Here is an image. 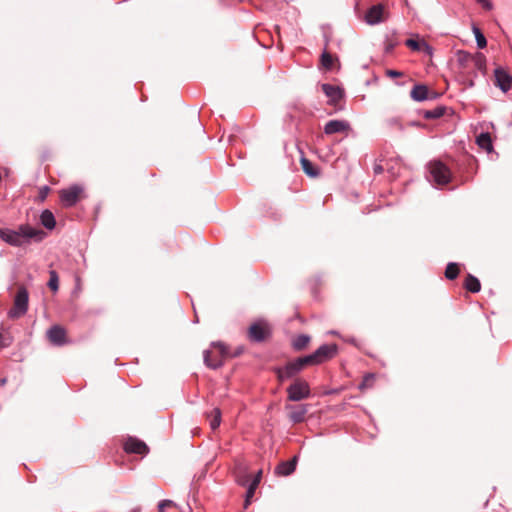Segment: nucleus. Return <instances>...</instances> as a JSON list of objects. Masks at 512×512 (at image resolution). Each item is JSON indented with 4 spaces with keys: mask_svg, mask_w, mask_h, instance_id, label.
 <instances>
[{
    "mask_svg": "<svg viewBox=\"0 0 512 512\" xmlns=\"http://www.w3.org/2000/svg\"><path fill=\"white\" fill-rule=\"evenodd\" d=\"M46 233L32 227L29 224H21L16 230L10 228H0V239L13 247H22L30 244L31 241L41 242Z\"/></svg>",
    "mask_w": 512,
    "mask_h": 512,
    "instance_id": "f257e3e1",
    "label": "nucleus"
},
{
    "mask_svg": "<svg viewBox=\"0 0 512 512\" xmlns=\"http://www.w3.org/2000/svg\"><path fill=\"white\" fill-rule=\"evenodd\" d=\"M429 175L427 179L438 185H445L450 182L451 173L448 167L441 161H432L428 165Z\"/></svg>",
    "mask_w": 512,
    "mask_h": 512,
    "instance_id": "f03ea898",
    "label": "nucleus"
},
{
    "mask_svg": "<svg viewBox=\"0 0 512 512\" xmlns=\"http://www.w3.org/2000/svg\"><path fill=\"white\" fill-rule=\"evenodd\" d=\"M287 399L292 402H299L308 399L311 395V390L308 382L302 379H296L286 389Z\"/></svg>",
    "mask_w": 512,
    "mask_h": 512,
    "instance_id": "7ed1b4c3",
    "label": "nucleus"
},
{
    "mask_svg": "<svg viewBox=\"0 0 512 512\" xmlns=\"http://www.w3.org/2000/svg\"><path fill=\"white\" fill-rule=\"evenodd\" d=\"M29 293L25 287H20L14 298V306L8 311V317L17 319L25 315L28 310Z\"/></svg>",
    "mask_w": 512,
    "mask_h": 512,
    "instance_id": "20e7f679",
    "label": "nucleus"
},
{
    "mask_svg": "<svg viewBox=\"0 0 512 512\" xmlns=\"http://www.w3.org/2000/svg\"><path fill=\"white\" fill-rule=\"evenodd\" d=\"M302 369L298 366L296 359L286 363L284 366H278L273 368V372L276 374L277 379L280 382H284L296 376Z\"/></svg>",
    "mask_w": 512,
    "mask_h": 512,
    "instance_id": "39448f33",
    "label": "nucleus"
},
{
    "mask_svg": "<svg viewBox=\"0 0 512 512\" xmlns=\"http://www.w3.org/2000/svg\"><path fill=\"white\" fill-rule=\"evenodd\" d=\"M83 192V188L79 185H72L67 189H63L60 192V198L62 203L67 207L74 206Z\"/></svg>",
    "mask_w": 512,
    "mask_h": 512,
    "instance_id": "423d86ee",
    "label": "nucleus"
},
{
    "mask_svg": "<svg viewBox=\"0 0 512 512\" xmlns=\"http://www.w3.org/2000/svg\"><path fill=\"white\" fill-rule=\"evenodd\" d=\"M338 351L336 344H323L312 354L317 361V364H321L331 358H333Z\"/></svg>",
    "mask_w": 512,
    "mask_h": 512,
    "instance_id": "0eeeda50",
    "label": "nucleus"
},
{
    "mask_svg": "<svg viewBox=\"0 0 512 512\" xmlns=\"http://www.w3.org/2000/svg\"><path fill=\"white\" fill-rule=\"evenodd\" d=\"M124 450L127 453H134L139 455H146L149 448L145 442L135 437H129L124 443Z\"/></svg>",
    "mask_w": 512,
    "mask_h": 512,
    "instance_id": "6e6552de",
    "label": "nucleus"
},
{
    "mask_svg": "<svg viewBox=\"0 0 512 512\" xmlns=\"http://www.w3.org/2000/svg\"><path fill=\"white\" fill-rule=\"evenodd\" d=\"M308 404H300V405H286V409L289 410V420L298 424L305 420V416L308 412Z\"/></svg>",
    "mask_w": 512,
    "mask_h": 512,
    "instance_id": "1a4fd4ad",
    "label": "nucleus"
},
{
    "mask_svg": "<svg viewBox=\"0 0 512 512\" xmlns=\"http://www.w3.org/2000/svg\"><path fill=\"white\" fill-rule=\"evenodd\" d=\"M323 93L328 97L329 104H337L344 97V91L339 86L324 83L321 85Z\"/></svg>",
    "mask_w": 512,
    "mask_h": 512,
    "instance_id": "9d476101",
    "label": "nucleus"
},
{
    "mask_svg": "<svg viewBox=\"0 0 512 512\" xmlns=\"http://www.w3.org/2000/svg\"><path fill=\"white\" fill-rule=\"evenodd\" d=\"M494 75L499 89L504 93L508 92L512 87V76L501 67L495 69Z\"/></svg>",
    "mask_w": 512,
    "mask_h": 512,
    "instance_id": "9b49d317",
    "label": "nucleus"
},
{
    "mask_svg": "<svg viewBox=\"0 0 512 512\" xmlns=\"http://www.w3.org/2000/svg\"><path fill=\"white\" fill-rule=\"evenodd\" d=\"M384 7L381 4L373 5L365 14V21L369 25H377L383 21Z\"/></svg>",
    "mask_w": 512,
    "mask_h": 512,
    "instance_id": "f8f14e48",
    "label": "nucleus"
},
{
    "mask_svg": "<svg viewBox=\"0 0 512 512\" xmlns=\"http://www.w3.org/2000/svg\"><path fill=\"white\" fill-rule=\"evenodd\" d=\"M350 124L345 120H330L324 126V133L327 135H332L336 133H341L349 130Z\"/></svg>",
    "mask_w": 512,
    "mask_h": 512,
    "instance_id": "ddd939ff",
    "label": "nucleus"
},
{
    "mask_svg": "<svg viewBox=\"0 0 512 512\" xmlns=\"http://www.w3.org/2000/svg\"><path fill=\"white\" fill-rule=\"evenodd\" d=\"M249 339L254 342H263L267 336V329L260 323H253L249 328Z\"/></svg>",
    "mask_w": 512,
    "mask_h": 512,
    "instance_id": "4468645a",
    "label": "nucleus"
},
{
    "mask_svg": "<svg viewBox=\"0 0 512 512\" xmlns=\"http://www.w3.org/2000/svg\"><path fill=\"white\" fill-rule=\"evenodd\" d=\"M297 461L298 457L294 456L292 459L288 461L280 462L275 468V473L280 476H289L295 471Z\"/></svg>",
    "mask_w": 512,
    "mask_h": 512,
    "instance_id": "2eb2a0df",
    "label": "nucleus"
},
{
    "mask_svg": "<svg viewBox=\"0 0 512 512\" xmlns=\"http://www.w3.org/2000/svg\"><path fill=\"white\" fill-rule=\"evenodd\" d=\"M49 340L55 345H63L65 343V330L59 326L54 325L47 331Z\"/></svg>",
    "mask_w": 512,
    "mask_h": 512,
    "instance_id": "dca6fc26",
    "label": "nucleus"
},
{
    "mask_svg": "<svg viewBox=\"0 0 512 512\" xmlns=\"http://www.w3.org/2000/svg\"><path fill=\"white\" fill-rule=\"evenodd\" d=\"M428 93H429V90L426 85L417 84L411 90L410 95L414 101L421 102V101L428 99Z\"/></svg>",
    "mask_w": 512,
    "mask_h": 512,
    "instance_id": "f3484780",
    "label": "nucleus"
},
{
    "mask_svg": "<svg viewBox=\"0 0 512 512\" xmlns=\"http://www.w3.org/2000/svg\"><path fill=\"white\" fill-rule=\"evenodd\" d=\"M40 222L48 230H52L56 226L54 214L48 209L42 211L40 215Z\"/></svg>",
    "mask_w": 512,
    "mask_h": 512,
    "instance_id": "a211bd4d",
    "label": "nucleus"
},
{
    "mask_svg": "<svg viewBox=\"0 0 512 512\" xmlns=\"http://www.w3.org/2000/svg\"><path fill=\"white\" fill-rule=\"evenodd\" d=\"M477 145L486 150L487 152H491L493 150V144L491 140V136L487 132H482L476 137Z\"/></svg>",
    "mask_w": 512,
    "mask_h": 512,
    "instance_id": "6ab92c4d",
    "label": "nucleus"
},
{
    "mask_svg": "<svg viewBox=\"0 0 512 512\" xmlns=\"http://www.w3.org/2000/svg\"><path fill=\"white\" fill-rule=\"evenodd\" d=\"M447 110V107L444 105H438L433 109L424 110L422 115L425 119H439L442 117Z\"/></svg>",
    "mask_w": 512,
    "mask_h": 512,
    "instance_id": "aec40b11",
    "label": "nucleus"
},
{
    "mask_svg": "<svg viewBox=\"0 0 512 512\" xmlns=\"http://www.w3.org/2000/svg\"><path fill=\"white\" fill-rule=\"evenodd\" d=\"M405 44L414 51L426 50L429 54L432 52V48L424 40L418 41L412 38L406 40Z\"/></svg>",
    "mask_w": 512,
    "mask_h": 512,
    "instance_id": "412c9836",
    "label": "nucleus"
},
{
    "mask_svg": "<svg viewBox=\"0 0 512 512\" xmlns=\"http://www.w3.org/2000/svg\"><path fill=\"white\" fill-rule=\"evenodd\" d=\"M464 287L467 291L471 293H477L481 289V284L478 278H476L472 274H468L464 282Z\"/></svg>",
    "mask_w": 512,
    "mask_h": 512,
    "instance_id": "4be33fe9",
    "label": "nucleus"
},
{
    "mask_svg": "<svg viewBox=\"0 0 512 512\" xmlns=\"http://www.w3.org/2000/svg\"><path fill=\"white\" fill-rule=\"evenodd\" d=\"M300 163L304 173L309 177L315 178L319 175V170L312 164L310 160H308L304 156L301 157Z\"/></svg>",
    "mask_w": 512,
    "mask_h": 512,
    "instance_id": "5701e85b",
    "label": "nucleus"
},
{
    "mask_svg": "<svg viewBox=\"0 0 512 512\" xmlns=\"http://www.w3.org/2000/svg\"><path fill=\"white\" fill-rule=\"evenodd\" d=\"M311 338L309 335L300 334L292 340V347L295 351H301L309 344Z\"/></svg>",
    "mask_w": 512,
    "mask_h": 512,
    "instance_id": "b1692460",
    "label": "nucleus"
},
{
    "mask_svg": "<svg viewBox=\"0 0 512 512\" xmlns=\"http://www.w3.org/2000/svg\"><path fill=\"white\" fill-rule=\"evenodd\" d=\"M203 358L205 365L211 369H217L223 364L220 358L212 359L211 352L209 350L204 351Z\"/></svg>",
    "mask_w": 512,
    "mask_h": 512,
    "instance_id": "393cba45",
    "label": "nucleus"
},
{
    "mask_svg": "<svg viewBox=\"0 0 512 512\" xmlns=\"http://www.w3.org/2000/svg\"><path fill=\"white\" fill-rule=\"evenodd\" d=\"M472 60H473L472 54H470L466 51H458L457 61L461 67L469 68L471 66Z\"/></svg>",
    "mask_w": 512,
    "mask_h": 512,
    "instance_id": "a878e982",
    "label": "nucleus"
},
{
    "mask_svg": "<svg viewBox=\"0 0 512 512\" xmlns=\"http://www.w3.org/2000/svg\"><path fill=\"white\" fill-rule=\"evenodd\" d=\"M471 65L478 71L484 72L486 69V58L482 53L473 55Z\"/></svg>",
    "mask_w": 512,
    "mask_h": 512,
    "instance_id": "bb28decb",
    "label": "nucleus"
},
{
    "mask_svg": "<svg viewBox=\"0 0 512 512\" xmlns=\"http://www.w3.org/2000/svg\"><path fill=\"white\" fill-rule=\"evenodd\" d=\"M476 44L479 49H484L487 46V40L482 31L475 25L472 27Z\"/></svg>",
    "mask_w": 512,
    "mask_h": 512,
    "instance_id": "cd10ccee",
    "label": "nucleus"
},
{
    "mask_svg": "<svg viewBox=\"0 0 512 512\" xmlns=\"http://www.w3.org/2000/svg\"><path fill=\"white\" fill-rule=\"evenodd\" d=\"M209 418L211 429L216 430L221 424V410L219 408H214L209 415Z\"/></svg>",
    "mask_w": 512,
    "mask_h": 512,
    "instance_id": "c85d7f7f",
    "label": "nucleus"
},
{
    "mask_svg": "<svg viewBox=\"0 0 512 512\" xmlns=\"http://www.w3.org/2000/svg\"><path fill=\"white\" fill-rule=\"evenodd\" d=\"M458 274H459L458 264L455 262L448 263L446 270H445V277L449 280H454L457 278Z\"/></svg>",
    "mask_w": 512,
    "mask_h": 512,
    "instance_id": "c756f323",
    "label": "nucleus"
},
{
    "mask_svg": "<svg viewBox=\"0 0 512 512\" xmlns=\"http://www.w3.org/2000/svg\"><path fill=\"white\" fill-rule=\"evenodd\" d=\"M296 361L298 362V366H300L302 370L306 366L318 365L312 353L309 355L298 357L296 358Z\"/></svg>",
    "mask_w": 512,
    "mask_h": 512,
    "instance_id": "7c9ffc66",
    "label": "nucleus"
},
{
    "mask_svg": "<svg viewBox=\"0 0 512 512\" xmlns=\"http://www.w3.org/2000/svg\"><path fill=\"white\" fill-rule=\"evenodd\" d=\"M238 470H239V473H241V475L238 474L236 476V481L239 485L246 486V484L248 482V478H249L248 469H247V467L240 465L238 467Z\"/></svg>",
    "mask_w": 512,
    "mask_h": 512,
    "instance_id": "2f4dec72",
    "label": "nucleus"
},
{
    "mask_svg": "<svg viewBox=\"0 0 512 512\" xmlns=\"http://www.w3.org/2000/svg\"><path fill=\"white\" fill-rule=\"evenodd\" d=\"M49 275H50V279L48 281V287L52 290V291H57L58 288H59V277H58V274L55 270H51L49 272Z\"/></svg>",
    "mask_w": 512,
    "mask_h": 512,
    "instance_id": "473e14b6",
    "label": "nucleus"
},
{
    "mask_svg": "<svg viewBox=\"0 0 512 512\" xmlns=\"http://www.w3.org/2000/svg\"><path fill=\"white\" fill-rule=\"evenodd\" d=\"M375 380V375L373 373H368L364 376L363 381L359 384V389L363 390L365 388L371 387Z\"/></svg>",
    "mask_w": 512,
    "mask_h": 512,
    "instance_id": "72a5a7b5",
    "label": "nucleus"
},
{
    "mask_svg": "<svg viewBox=\"0 0 512 512\" xmlns=\"http://www.w3.org/2000/svg\"><path fill=\"white\" fill-rule=\"evenodd\" d=\"M321 64L326 69H331L333 66V57L328 52L324 51L321 55Z\"/></svg>",
    "mask_w": 512,
    "mask_h": 512,
    "instance_id": "f704fd0d",
    "label": "nucleus"
},
{
    "mask_svg": "<svg viewBox=\"0 0 512 512\" xmlns=\"http://www.w3.org/2000/svg\"><path fill=\"white\" fill-rule=\"evenodd\" d=\"M256 489L257 488L254 487L253 485H251V484L248 485L246 494H245V507H247L250 504L251 499L253 498Z\"/></svg>",
    "mask_w": 512,
    "mask_h": 512,
    "instance_id": "c9c22d12",
    "label": "nucleus"
},
{
    "mask_svg": "<svg viewBox=\"0 0 512 512\" xmlns=\"http://www.w3.org/2000/svg\"><path fill=\"white\" fill-rule=\"evenodd\" d=\"M261 478H262V470H259L256 475L254 476L253 480L249 483L251 485H253L254 487H258L260 481H261Z\"/></svg>",
    "mask_w": 512,
    "mask_h": 512,
    "instance_id": "e433bc0d",
    "label": "nucleus"
},
{
    "mask_svg": "<svg viewBox=\"0 0 512 512\" xmlns=\"http://www.w3.org/2000/svg\"><path fill=\"white\" fill-rule=\"evenodd\" d=\"M388 124L391 127H397L399 130H403V126L400 124L399 120L397 118H391L388 120Z\"/></svg>",
    "mask_w": 512,
    "mask_h": 512,
    "instance_id": "4c0bfd02",
    "label": "nucleus"
},
{
    "mask_svg": "<svg viewBox=\"0 0 512 512\" xmlns=\"http://www.w3.org/2000/svg\"><path fill=\"white\" fill-rule=\"evenodd\" d=\"M172 504H173L172 500H162L158 504V509L160 512H162L164 510V508H166L167 506H170Z\"/></svg>",
    "mask_w": 512,
    "mask_h": 512,
    "instance_id": "58836bf2",
    "label": "nucleus"
},
{
    "mask_svg": "<svg viewBox=\"0 0 512 512\" xmlns=\"http://www.w3.org/2000/svg\"><path fill=\"white\" fill-rule=\"evenodd\" d=\"M212 345H213L214 347H217V348L219 349V352H220V354H221L222 356H223V355H225V354L227 353V351H226V347L224 346V344H223V343H221V342H213V343H212Z\"/></svg>",
    "mask_w": 512,
    "mask_h": 512,
    "instance_id": "ea45409f",
    "label": "nucleus"
},
{
    "mask_svg": "<svg viewBox=\"0 0 512 512\" xmlns=\"http://www.w3.org/2000/svg\"><path fill=\"white\" fill-rule=\"evenodd\" d=\"M386 75H387L388 77L395 78V77H400V76H402V75H403V73H402V72H400V71H397V70L389 69V70H387V71H386Z\"/></svg>",
    "mask_w": 512,
    "mask_h": 512,
    "instance_id": "a19ab883",
    "label": "nucleus"
},
{
    "mask_svg": "<svg viewBox=\"0 0 512 512\" xmlns=\"http://www.w3.org/2000/svg\"><path fill=\"white\" fill-rule=\"evenodd\" d=\"M478 3L482 5V7L486 10L492 9V3L489 0H476Z\"/></svg>",
    "mask_w": 512,
    "mask_h": 512,
    "instance_id": "79ce46f5",
    "label": "nucleus"
},
{
    "mask_svg": "<svg viewBox=\"0 0 512 512\" xmlns=\"http://www.w3.org/2000/svg\"><path fill=\"white\" fill-rule=\"evenodd\" d=\"M10 344V341H8L6 338H4L3 334L0 332V346L6 347Z\"/></svg>",
    "mask_w": 512,
    "mask_h": 512,
    "instance_id": "37998d69",
    "label": "nucleus"
},
{
    "mask_svg": "<svg viewBox=\"0 0 512 512\" xmlns=\"http://www.w3.org/2000/svg\"><path fill=\"white\" fill-rule=\"evenodd\" d=\"M373 169L375 174H381L383 172V167L381 165H375Z\"/></svg>",
    "mask_w": 512,
    "mask_h": 512,
    "instance_id": "c03bdc74",
    "label": "nucleus"
},
{
    "mask_svg": "<svg viewBox=\"0 0 512 512\" xmlns=\"http://www.w3.org/2000/svg\"><path fill=\"white\" fill-rule=\"evenodd\" d=\"M6 382H7V379H6V378H1V379H0V385H1V386H4V385L6 384Z\"/></svg>",
    "mask_w": 512,
    "mask_h": 512,
    "instance_id": "a18cd8bd",
    "label": "nucleus"
},
{
    "mask_svg": "<svg viewBox=\"0 0 512 512\" xmlns=\"http://www.w3.org/2000/svg\"><path fill=\"white\" fill-rule=\"evenodd\" d=\"M393 48V45H389L386 47V51L389 52Z\"/></svg>",
    "mask_w": 512,
    "mask_h": 512,
    "instance_id": "49530a36",
    "label": "nucleus"
},
{
    "mask_svg": "<svg viewBox=\"0 0 512 512\" xmlns=\"http://www.w3.org/2000/svg\"><path fill=\"white\" fill-rule=\"evenodd\" d=\"M130 512H140V510L138 508H134Z\"/></svg>",
    "mask_w": 512,
    "mask_h": 512,
    "instance_id": "de8ad7c7",
    "label": "nucleus"
},
{
    "mask_svg": "<svg viewBox=\"0 0 512 512\" xmlns=\"http://www.w3.org/2000/svg\"><path fill=\"white\" fill-rule=\"evenodd\" d=\"M473 85H474V82L472 80H470L469 86L472 87Z\"/></svg>",
    "mask_w": 512,
    "mask_h": 512,
    "instance_id": "09e8293b",
    "label": "nucleus"
},
{
    "mask_svg": "<svg viewBox=\"0 0 512 512\" xmlns=\"http://www.w3.org/2000/svg\"><path fill=\"white\" fill-rule=\"evenodd\" d=\"M411 124H412L413 126H418V125H419V124H418V123H416V122H412Z\"/></svg>",
    "mask_w": 512,
    "mask_h": 512,
    "instance_id": "8fccbe9b",
    "label": "nucleus"
},
{
    "mask_svg": "<svg viewBox=\"0 0 512 512\" xmlns=\"http://www.w3.org/2000/svg\"><path fill=\"white\" fill-rule=\"evenodd\" d=\"M330 333H331L332 335H336V334H337V332H336V331H331Z\"/></svg>",
    "mask_w": 512,
    "mask_h": 512,
    "instance_id": "3c124183",
    "label": "nucleus"
}]
</instances>
